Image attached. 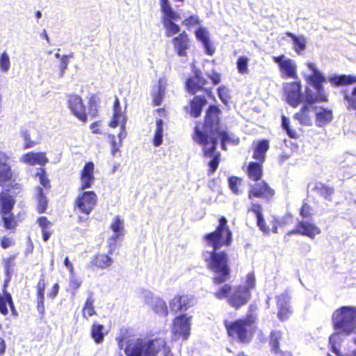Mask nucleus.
I'll return each mask as SVG.
<instances>
[{
  "label": "nucleus",
  "mask_w": 356,
  "mask_h": 356,
  "mask_svg": "<svg viewBox=\"0 0 356 356\" xmlns=\"http://www.w3.org/2000/svg\"><path fill=\"white\" fill-rule=\"evenodd\" d=\"M141 341V356H157L161 350H163V356H174L170 348L168 346L165 339L156 337L147 341L146 343L142 339H136L129 343H136Z\"/></svg>",
  "instance_id": "nucleus-8"
},
{
  "label": "nucleus",
  "mask_w": 356,
  "mask_h": 356,
  "mask_svg": "<svg viewBox=\"0 0 356 356\" xmlns=\"http://www.w3.org/2000/svg\"><path fill=\"white\" fill-rule=\"evenodd\" d=\"M269 147L270 145L268 139H262L257 143H254L252 145V159L255 161L264 163Z\"/></svg>",
  "instance_id": "nucleus-23"
},
{
  "label": "nucleus",
  "mask_w": 356,
  "mask_h": 356,
  "mask_svg": "<svg viewBox=\"0 0 356 356\" xmlns=\"http://www.w3.org/2000/svg\"><path fill=\"white\" fill-rule=\"evenodd\" d=\"M227 219L221 216L216 229L202 236V240L211 250H204L202 253L207 269L213 274L212 283L220 286L213 296L218 300L225 299L227 303L234 309L238 310L246 305L251 299V292L256 286V279L253 272L246 275L245 284L232 286L225 284L230 280L231 268L229 257L224 250H219L222 247H229L232 243V232L230 229Z\"/></svg>",
  "instance_id": "nucleus-1"
},
{
  "label": "nucleus",
  "mask_w": 356,
  "mask_h": 356,
  "mask_svg": "<svg viewBox=\"0 0 356 356\" xmlns=\"http://www.w3.org/2000/svg\"><path fill=\"white\" fill-rule=\"evenodd\" d=\"M229 188L235 195L243 193V179L236 176H231L228 178Z\"/></svg>",
  "instance_id": "nucleus-42"
},
{
  "label": "nucleus",
  "mask_w": 356,
  "mask_h": 356,
  "mask_svg": "<svg viewBox=\"0 0 356 356\" xmlns=\"http://www.w3.org/2000/svg\"><path fill=\"white\" fill-rule=\"evenodd\" d=\"M248 212H252L257 218V225L259 229L264 234L269 233V227L265 222V220L262 213V207L257 202H253L248 208Z\"/></svg>",
  "instance_id": "nucleus-28"
},
{
  "label": "nucleus",
  "mask_w": 356,
  "mask_h": 356,
  "mask_svg": "<svg viewBox=\"0 0 356 356\" xmlns=\"http://www.w3.org/2000/svg\"><path fill=\"white\" fill-rule=\"evenodd\" d=\"M282 335V332L280 330H273L270 332L268 338L270 351L274 356H293L291 350L282 348L280 341Z\"/></svg>",
  "instance_id": "nucleus-14"
},
{
  "label": "nucleus",
  "mask_w": 356,
  "mask_h": 356,
  "mask_svg": "<svg viewBox=\"0 0 356 356\" xmlns=\"http://www.w3.org/2000/svg\"><path fill=\"white\" fill-rule=\"evenodd\" d=\"M222 111L217 105H209L203 120V130L198 126L194 128L192 138L202 147L204 156H211L216 150L218 140L221 148L227 150V145H237L240 140L227 129L220 128Z\"/></svg>",
  "instance_id": "nucleus-2"
},
{
  "label": "nucleus",
  "mask_w": 356,
  "mask_h": 356,
  "mask_svg": "<svg viewBox=\"0 0 356 356\" xmlns=\"http://www.w3.org/2000/svg\"><path fill=\"white\" fill-rule=\"evenodd\" d=\"M273 60L278 65L283 79H298L297 67L294 60L286 58L283 54L274 56Z\"/></svg>",
  "instance_id": "nucleus-13"
},
{
  "label": "nucleus",
  "mask_w": 356,
  "mask_h": 356,
  "mask_svg": "<svg viewBox=\"0 0 356 356\" xmlns=\"http://www.w3.org/2000/svg\"><path fill=\"white\" fill-rule=\"evenodd\" d=\"M108 138L111 145L112 154L114 155L115 152L119 151L118 146L115 140V136L113 134H108Z\"/></svg>",
  "instance_id": "nucleus-64"
},
{
  "label": "nucleus",
  "mask_w": 356,
  "mask_h": 356,
  "mask_svg": "<svg viewBox=\"0 0 356 356\" xmlns=\"http://www.w3.org/2000/svg\"><path fill=\"white\" fill-rule=\"evenodd\" d=\"M174 49L179 56L187 57V51L191 46V40L188 33L183 31L172 39Z\"/></svg>",
  "instance_id": "nucleus-18"
},
{
  "label": "nucleus",
  "mask_w": 356,
  "mask_h": 356,
  "mask_svg": "<svg viewBox=\"0 0 356 356\" xmlns=\"http://www.w3.org/2000/svg\"><path fill=\"white\" fill-rule=\"evenodd\" d=\"M173 21L175 20L171 19L162 22L163 26L165 29V34L167 37H170L175 34L179 33L180 31V27Z\"/></svg>",
  "instance_id": "nucleus-46"
},
{
  "label": "nucleus",
  "mask_w": 356,
  "mask_h": 356,
  "mask_svg": "<svg viewBox=\"0 0 356 356\" xmlns=\"http://www.w3.org/2000/svg\"><path fill=\"white\" fill-rule=\"evenodd\" d=\"M321 232V229L316 224L305 220H299L288 234H300L313 239Z\"/></svg>",
  "instance_id": "nucleus-16"
},
{
  "label": "nucleus",
  "mask_w": 356,
  "mask_h": 356,
  "mask_svg": "<svg viewBox=\"0 0 356 356\" xmlns=\"http://www.w3.org/2000/svg\"><path fill=\"white\" fill-rule=\"evenodd\" d=\"M81 284L82 281L75 277L74 274L70 275L69 286L74 293L81 287Z\"/></svg>",
  "instance_id": "nucleus-59"
},
{
  "label": "nucleus",
  "mask_w": 356,
  "mask_h": 356,
  "mask_svg": "<svg viewBox=\"0 0 356 356\" xmlns=\"http://www.w3.org/2000/svg\"><path fill=\"white\" fill-rule=\"evenodd\" d=\"M282 126L283 129L286 131L287 135L291 138H297L298 137V134H297L296 131L291 128L290 120L288 118L282 116Z\"/></svg>",
  "instance_id": "nucleus-53"
},
{
  "label": "nucleus",
  "mask_w": 356,
  "mask_h": 356,
  "mask_svg": "<svg viewBox=\"0 0 356 356\" xmlns=\"http://www.w3.org/2000/svg\"><path fill=\"white\" fill-rule=\"evenodd\" d=\"M67 105L72 114L80 122L85 124L88 122V116L95 118L98 115L97 103L93 97L89 99V111L87 112L82 97L75 93L66 95Z\"/></svg>",
  "instance_id": "nucleus-5"
},
{
  "label": "nucleus",
  "mask_w": 356,
  "mask_h": 356,
  "mask_svg": "<svg viewBox=\"0 0 356 356\" xmlns=\"http://www.w3.org/2000/svg\"><path fill=\"white\" fill-rule=\"evenodd\" d=\"M34 176L39 179L40 184L43 187L42 188L44 191H50L51 188V181L48 178L46 170L44 168H38Z\"/></svg>",
  "instance_id": "nucleus-44"
},
{
  "label": "nucleus",
  "mask_w": 356,
  "mask_h": 356,
  "mask_svg": "<svg viewBox=\"0 0 356 356\" xmlns=\"http://www.w3.org/2000/svg\"><path fill=\"white\" fill-rule=\"evenodd\" d=\"M248 62L249 58L246 56H241L238 58L236 61V68L238 73L245 74L249 72Z\"/></svg>",
  "instance_id": "nucleus-52"
},
{
  "label": "nucleus",
  "mask_w": 356,
  "mask_h": 356,
  "mask_svg": "<svg viewBox=\"0 0 356 356\" xmlns=\"http://www.w3.org/2000/svg\"><path fill=\"white\" fill-rule=\"evenodd\" d=\"M153 311L157 314L162 316H167L168 315V309L166 303L164 300L159 299L152 305Z\"/></svg>",
  "instance_id": "nucleus-49"
},
{
  "label": "nucleus",
  "mask_w": 356,
  "mask_h": 356,
  "mask_svg": "<svg viewBox=\"0 0 356 356\" xmlns=\"http://www.w3.org/2000/svg\"><path fill=\"white\" fill-rule=\"evenodd\" d=\"M312 207L307 202H303L300 209V215L303 218H311L313 214Z\"/></svg>",
  "instance_id": "nucleus-56"
},
{
  "label": "nucleus",
  "mask_w": 356,
  "mask_h": 356,
  "mask_svg": "<svg viewBox=\"0 0 356 356\" xmlns=\"http://www.w3.org/2000/svg\"><path fill=\"white\" fill-rule=\"evenodd\" d=\"M33 198L35 202L36 211L40 214L46 213L49 206V200L42 187L37 186L35 188Z\"/></svg>",
  "instance_id": "nucleus-24"
},
{
  "label": "nucleus",
  "mask_w": 356,
  "mask_h": 356,
  "mask_svg": "<svg viewBox=\"0 0 356 356\" xmlns=\"http://www.w3.org/2000/svg\"><path fill=\"white\" fill-rule=\"evenodd\" d=\"M330 82L334 86H348L356 83V75L341 74L334 75L329 79Z\"/></svg>",
  "instance_id": "nucleus-34"
},
{
  "label": "nucleus",
  "mask_w": 356,
  "mask_h": 356,
  "mask_svg": "<svg viewBox=\"0 0 356 356\" xmlns=\"http://www.w3.org/2000/svg\"><path fill=\"white\" fill-rule=\"evenodd\" d=\"M11 191L14 195L17 196L23 191L22 184L15 182L10 184L8 188L0 191V213H7L9 211H13L16 201L14 196L10 193Z\"/></svg>",
  "instance_id": "nucleus-9"
},
{
  "label": "nucleus",
  "mask_w": 356,
  "mask_h": 356,
  "mask_svg": "<svg viewBox=\"0 0 356 356\" xmlns=\"http://www.w3.org/2000/svg\"><path fill=\"white\" fill-rule=\"evenodd\" d=\"M10 61L8 54L3 51L0 55V69L3 72H7L10 69Z\"/></svg>",
  "instance_id": "nucleus-55"
},
{
  "label": "nucleus",
  "mask_w": 356,
  "mask_h": 356,
  "mask_svg": "<svg viewBox=\"0 0 356 356\" xmlns=\"http://www.w3.org/2000/svg\"><path fill=\"white\" fill-rule=\"evenodd\" d=\"M9 305L12 315L17 316V312L14 305L11 295L6 291H4L3 294L0 296V314L6 316L8 314L7 305Z\"/></svg>",
  "instance_id": "nucleus-30"
},
{
  "label": "nucleus",
  "mask_w": 356,
  "mask_h": 356,
  "mask_svg": "<svg viewBox=\"0 0 356 356\" xmlns=\"http://www.w3.org/2000/svg\"><path fill=\"white\" fill-rule=\"evenodd\" d=\"M113 264V259L106 254L97 253L95 254L90 260L92 267L104 269L110 267Z\"/></svg>",
  "instance_id": "nucleus-32"
},
{
  "label": "nucleus",
  "mask_w": 356,
  "mask_h": 356,
  "mask_svg": "<svg viewBox=\"0 0 356 356\" xmlns=\"http://www.w3.org/2000/svg\"><path fill=\"white\" fill-rule=\"evenodd\" d=\"M8 156L0 151V186H9L15 183V177L10 165L6 162Z\"/></svg>",
  "instance_id": "nucleus-15"
},
{
  "label": "nucleus",
  "mask_w": 356,
  "mask_h": 356,
  "mask_svg": "<svg viewBox=\"0 0 356 356\" xmlns=\"http://www.w3.org/2000/svg\"><path fill=\"white\" fill-rule=\"evenodd\" d=\"M275 195V190L265 181H261L252 185L248 192V196L250 200L258 198L264 200L267 202H270Z\"/></svg>",
  "instance_id": "nucleus-11"
},
{
  "label": "nucleus",
  "mask_w": 356,
  "mask_h": 356,
  "mask_svg": "<svg viewBox=\"0 0 356 356\" xmlns=\"http://www.w3.org/2000/svg\"><path fill=\"white\" fill-rule=\"evenodd\" d=\"M275 300L278 318L281 321H287L293 313L288 298L284 295H280L276 296Z\"/></svg>",
  "instance_id": "nucleus-22"
},
{
  "label": "nucleus",
  "mask_w": 356,
  "mask_h": 356,
  "mask_svg": "<svg viewBox=\"0 0 356 356\" xmlns=\"http://www.w3.org/2000/svg\"><path fill=\"white\" fill-rule=\"evenodd\" d=\"M16 257V254H12L9 257L4 259L3 261L5 272L8 276H10L13 270V267L15 266L14 260Z\"/></svg>",
  "instance_id": "nucleus-58"
},
{
  "label": "nucleus",
  "mask_w": 356,
  "mask_h": 356,
  "mask_svg": "<svg viewBox=\"0 0 356 356\" xmlns=\"http://www.w3.org/2000/svg\"><path fill=\"white\" fill-rule=\"evenodd\" d=\"M110 228L114 232L111 237L114 241L124 234V223L119 216L115 217L110 225Z\"/></svg>",
  "instance_id": "nucleus-41"
},
{
  "label": "nucleus",
  "mask_w": 356,
  "mask_h": 356,
  "mask_svg": "<svg viewBox=\"0 0 356 356\" xmlns=\"http://www.w3.org/2000/svg\"><path fill=\"white\" fill-rule=\"evenodd\" d=\"M217 92L221 102L227 104L230 99L229 89L225 86H220L218 88Z\"/></svg>",
  "instance_id": "nucleus-57"
},
{
  "label": "nucleus",
  "mask_w": 356,
  "mask_h": 356,
  "mask_svg": "<svg viewBox=\"0 0 356 356\" xmlns=\"http://www.w3.org/2000/svg\"><path fill=\"white\" fill-rule=\"evenodd\" d=\"M95 300L92 298V293L88 296L84 303L82 309V315L84 318L88 319V317L96 315V311L94 307Z\"/></svg>",
  "instance_id": "nucleus-43"
},
{
  "label": "nucleus",
  "mask_w": 356,
  "mask_h": 356,
  "mask_svg": "<svg viewBox=\"0 0 356 356\" xmlns=\"http://www.w3.org/2000/svg\"><path fill=\"white\" fill-rule=\"evenodd\" d=\"M22 136L24 140V149L31 148L36 145L35 141L31 140V136L28 131H23Z\"/></svg>",
  "instance_id": "nucleus-60"
},
{
  "label": "nucleus",
  "mask_w": 356,
  "mask_h": 356,
  "mask_svg": "<svg viewBox=\"0 0 356 356\" xmlns=\"http://www.w3.org/2000/svg\"><path fill=\"white\" fill-rule=\"evenodd\" d=\"M21 161L31 165H40L44 166L49 162V159L45 152H30L24 154Z\"/></svg>",
  "instance_id": "nucleus-26"
},
{
  "label": "nucleus",
  "mask_w": 356,
  "mask_h": 356,
  "mask_svg": "<svg viewBox=\"0 0 356 356\" xmlns=\"http://www.w3.org/2000/svg\"><path fill=\"white\" fill-rule=\"evenodd\" d=\"M121 118H122V120H124L126 121L125 118L122 115V113L121 111L120 100L118 97H115V102L113 104V113L112 118L108 124L109 127H111L112 128L117 127L120 124V121Z\"/></svg>",
  "instance_id": "nucleus-38"
},
{
  "label": "nucleus",
  "mask_w": 356,
  "mask_h": 356,
  "mask_svg": "<svg viewBox=\"0 0 356 356\" xmlns=\"http://www.w3.org/2000/svg\"><path fill=\"white\" fill-rule=\"evenodd\" d=\"M210 156L212 158L208 163V175H211L216 172L220 161V154L219 152H216L215 151Z\"/></svg>",
  "instance_id": "nucleus-48"
},
{
  "label": "nucleus",
  "mask_w": 356,
  "mask_h": 356,
  "mask_svg": "<svg viewBox=\"0 0 356 356\" xmlns=\"http://www.w3.org/2000/svg\"><path fill=\"white\" fill-rule=\"evenodd\" d=\"M69 64V58L68 56H63L60 60L59 69L60 70V76H62L64 74V72L67 70Z\"/></svg>",
  "instance_id": "nucleus-61"
},
{
  "label": "nucleus",
  "mask_w": 356,
  "mask_h": 356,
  "mask_svg": "<svg viewBox=\"0 0 356 356\" xmlns=\"http://www.w3.org/2000/svg\"><path fill=\"white\" fill-rule=\"evenodd\" d=\"M163 124L161 119H157L156 121V128L154 132L153 143L155 146H159L163 142Z\"/></svg>",
  "instance_id": "nucleus-47"
},
{
  "label": "nucleus",
  "mask_w": 356,
  "mask_h": 356,
  "mask_svg": "<svg viewBox=\"0 0 356 356\" xmlns=\"http://www.w3.org/2000/svg\"><path fill=\"white\" fill-rule=\"evenodd\" d=\"M257 316L251 314L234 321L228 319L223 321L228 337L234 341L243 344H248L252 341L257 330Z\"/></svg>",
  "instance_id": "nucleus-4"
},
{
  "label": "nucleus",
  "mask_w": 356,
  "mask_h": 356,
  "mask_svg": "<svg viewBox=\"0 0 356 356\" xmlns=\"http://www.w3.org/2000/svg\"><path fill=\"white\" fill-rule=\"evenodd\" d=\"M317 106L302 105L298 112L293 115V118L303 126H311L313 122V115Z\"/></svg>",
  "instance_id": "nucleus-21"
},
{
  "label": "nucleus",
  "mask_w": 356,
  "mask_h": 356,
  "mask_svg": "<svg viewBox=\"0 0 356 356\" xmlns=\"http://www.w3.org/2000/svg\"><path fill=\"white\" fill-rule=\"evenodd\" d=\"M307 67L312 72L310 75L305 78L307 84L312 86L316 92L325 93L323 88V83L325 82V76L318 71L314 63H308Z\"/></svg>",
  "instance_id": "nucleus-17"
},
{
  "label": "nucleus",
  "mask_w": 356,
  "mask_h": 356,
  "mask_svg": "<svg viewBox=\"0 0 356 356\" xmlns=\"http://www.w3.org/2000/svg\"><path fill=\"white\" fill-rule=\"evenodd\" d=\"M314 191L326 200H332V195L334 193L333 187L323 182H316L314 186Z\"/></svg>",
  "instance_id": "nucleus-37"
},
{
  "label": "nucleus",
  "mask_w": 356,
  "mask_h": 356,
  "mask_svg": "<svg viewBox=\"0 0 356 356\" xmlns=\"http://www.w3.org/2000/svg\"><path fill=\"white\" fill-rule=\"evenodd\" d=\"M341 341L342 339L338 333L332 334L329 338V345L330 349L337 355V356H339L341 353L339 347L341 345Z\"/></svg>",
  "instance_id": "nucleus-50"
},
{
  "label": "nucleus",
  "mask_w": 356,
  "mask_h": 356,
  "mask_svg": "<svg viewBox=\"0 0 356 356\" xmlns=\"http://www.w3.org/2000/svg\"><path fill=\"white\" fill-rule=\"evenodd\" d=\"M46 280L45 277L42 275L40 277V280L36 285V307L39 314L42 316L45 312L44 308V292L46 289Z\"/></svg>",
  "instance_id": "nucleus-25"
},
{
  "label": "nucleus",
  "mask_w": 356,
  "mask_h": 356,
  "mask_svg": "<svg viewBox=\"0 0 356 356\" xmlns=\"http://www.w3.org/2000/svg\"><path fill=\"white\" fill-rule=\"evenodd\" d=\"M202 20L197 15H190L182 21V24L184 25L187 29L200 25Z\"/></svg>",
  "instance_id": "nucleus-54"
},
{
  "label": "nucleus",
  "mask_w": 356,
  "mask_h": 356,
  "mask_svg": "<svg viewBox=\"0 0 356 356\" xmlns=\"http://www.w3.org/2000/svg\"><path fill=\"white\" fill-rule=\"evenodd\" d=\"M1 220L3 222V227L6 229L15 232L18 225L17 220L13 213V211H9L7 213H0Z\"/></svg>",
  "instance_id": "nucleus-36"
},
{
  "label": "nucleus",
  "mask_w": 356,
  "mask_h": 356,
  "mask_svg": "<svg viewBox=\"0 0 356 356\" xmlns=\"http://www.w3.org/2000/svg\"><path fill=\"white\" fill-rule=\"evenodd\" d=\"M165 88L159 81L157 91L152 94V104L157 106L161 104L165 94Z\"/></svg>",
  "instance_id": "nucleus-51"
},
{
  "label": "nucleus",
  "mask_w": 356,
  "mask_h": 356,
  "mask_svg": "<svg viewBox=\"0 0 356 356\" xmlns=\"http://www.w3.org/2000/svg\"><path fill=\"white\" fill-rule=\"evenodd\" d=\"M104 325L98 323L97 322H94L91 326L90 336L94 341L97 344L102 343L104 341Z\"/></svg>",
  "instance_id": "nucleus-39"
},
{
  "label": "nucleus",
  "mask_w": 356,
  "mask_h": 356,
  "mask_svg": "<svg viewBox=\"0 0 356 356\" xmlns=\"http://www.w3.org/2000/svg\"><path fill=\"white\" fill-rule=\"evenodd\" d=\"M195 35L196 39L202 44L205 53L207 55L212 56L215 52V48L212 46V44L210 42L209 33L206 29H197L195 32Z\"/></svg>",
  "instance_id": "nucleus-29"
},
{
  "label": "nucleus",
  "mask_w": 356,
  "mask_h": 356,
  "mask_svg": "<svg viewBox=\"0 0 356 356\" xmlns=\"http://www.w3.org/2000/svg\"><path fill=\"white\" fill-rule=\"evenodd\" d=\"M94 171V163L92 161L86 162L80 171V191H83L92 187L95 180Z\"/></svg>",
  "instance_id": "nucleus-19"
},
{
  "label": "nucleus",
  "mask_w": 356,
  "mask_h": 356,
  "mask_svg": "<svg viewBox=\"0 0 356 356\" xmlns=\"http://www.w3.org/2000/svg\"><path fill=\"white\" fill-rule=\"evenodd\" d=\"M283 92L286 102L292 107L296 108L302 102V85L300 81L284 83Z\"/></svg>",
  "instance_id": "nucleus-12"
},
{
  "label": "nucleus",
  "mask_w": 356,
  "mask_h": 356,
  "mask_svg": "<svg viewBox=\"0 0 356 356\" xmlns=\"http://www.w3.org/2000/svg\"><path fill=\"white\" fill-rule=\"evenodd\" d=\"M286 35L293 40L294 44L293 50L297 54H300L305 50L306 47V39L304 35L297 36L291 32H286Z\"/></svg>",
  "instance_id": "nucleus-40"
},
{
  "label": "nucleus",
  "mask_w": 356,
  "mask_h": 356,
  "mask_svg": "<svg viewBox=\"0 0 356 356\" xmlns=\"http://www.w3.org/2000/svg\"><path fill=\"white\" fill-rule=\"evenodd\" d=\"M36 222L41 229L42 240L47 242L54 233V230L51 229L53 223L46 216L38 217Z\"/></svg>",
  "instance_id": "nucleus-33"
},
{
  "label": "nucleus",
  "mask_w": 356,
  "mask_h": 356,
  "mask_svg": "<svg viewBox=\"0 0 356 356\" xmlns=\"http://www.w3.org/2000/svg\"><path fill=\"white\" fill-rule=\"evenodd\" d=\"M191 316L186 314H179L176 316L172 324V332L175 336L186 340L191 334Z\"/></svg>",
  "instance_id": "nucleus-10"
},
{
  "label": "nucleus",
  "mask_w": 356,
  "mask_h": 356,
  "mask_svg": "<svg viewBox=\"0 0 356 356\" xmlns=\"http://www.w3.org/2000/svg\"><path fill=\"white\" fill-rule=\"evenodd\" d=\"M15 244V241L7 236H3L0 241V245L2 248L6 249Z\"/></svg>",
  "instance_id": "nucleus-63"
},
{
  "label": "nucleus",
  "mask_w": 356,
  "mask_h": 356,
  "mask_svg": "<svg viewBox=\"0 0 356 356\" xmlns=\"http://www.w3.org/2000/svg\"><path fill=\"white\" fill-rule=\"evenodd\" d=\"M207 76L214 86L218 85L221 82V74L216 71H213L210 74H208Z\"/></svg>",
  "instance_id": "nucleus-62"
},
{
  "label": "nucleus",
  "mask_w": 356,
  "mask_h": 356,
  "mask_svg": "<svg viewBox=\"0 0 356 356\" xmlns=\"http://www.w3.org/2000/svg\"><path fill=\"white\" fill-rule=\"evenodd\" d=\"M332 322L335 330L346 335L356 333V307H341L333 313Z\"/></svg>",
  "instance_id": "nucleus-6"
},
{
  "label": "nucleus",
  "mask_w": 356,
  "mask_h": 356,
  "mask_svg": "<svg viewBox=\"0 0 356 356\" xmlns=\"http://www.w3.org/2000/svg\"><path fill=\"white\" fill-rule=\"evenodd\" d=\"M305 102L306 103L305 105L312 106L316 102H327V97L325 93L316 92V95L314 96L312 94H309L307 92Z\"/></svg>",
  "instance_id": "nucleus-45"
},
{
  "label": "nucleus",
  "mask_w": 356,
  "mask_h": 356,
  "mask_svg": "<svg viewBox=\"0 0 356 356\" xmlns=\"http://www.w3.org/2000/svg\"><path fill=\"white\" fill-rule=\"evenodd\" d=\"M192 298L188 295H175L170 301L171 311L175 313L185 312L192 306Z\"/></svg>",
  "instance_id": "nucleus-20"
},
{
  "label": "nucleus",
  "mask_w": 356,
  "mask_h": 356,
  "mask_svg": "<svg viewBox=\"0 0 356 356\" xmlns=\"http://www.w3.org/2000/svg\"><path fill=\"white\" fill-rule=\"evenodd\" d=\"M98 197L93 191H81L74 199L73 209L79 223L86 222L97 204Z\"/></svg>",
  "instance_id": "nucleus-7"
},
{
  "label": "nucleus",
  "mask_w": 356,
  "mask_h": 356,
  "mask_svg": "<svg viewBox=\"0 0 356 356\" xmlns=\"http://www.w3.org/2000/svg\"><path fill=\"white\" fill-rule=\"evenodd\" d=\"M263 163L257 161H251L248 164L245 173L249 179L254 182L261 179L264 175Z\"/></svg>",
  "instance_id": "nucleus-27"
},
{
  "label": "nucleus",
  "mask_w": 356,
  "mask_h": 356,
  "mask_svg": "<svg viewBox=\"0 0 356 356\" xmlns=\"http://www.w3.org/2000/svg\"><path fill=\"white\" fill-rule=\"evenodd\" d=\"M161 10L163 13L162 17V22L175 19V21L179 19V15L173 10L168 0H160Z\"/></svg>",
  "instance_id": "nucleus-35"
},
{
  "label": "nucleus",
  "mask_w": 356,
  "mask_h": 356,
  "mask_svg": "<svg viewBox=\"0 0 356 356\" xmlns=\"http://www.w3.org/2000/svg\"><path fill=\"white\" fill-rule=\"evenodd\" d=\"M314 113L317 127H323L332 120V111L330 109L321 106L318 111L315 110Z\"/></svg>",
  "instance_id": "nucleus-31"
},
{
  "label": "nucleus",
  "mask_w": 356,
  "mask_h": 356,
  "mask_svg": "<svg viewBox=\"0 0 356 356\" xmlns=\"http://www.w3.org/2000/svg\"><path fill=\"white\" fill-rule=\"evenodd\" d=\"M207 80L202 76L200 70H196L193 72V76H189L185 81V89L187 92L194 95L193 98L189 102L188 113L191 117L197 118L202 114L204 106L207 101L203 95H196L198 92H204L209 97H213L211 88H206Z\"/></svg>",
  "instance_id": "nucleus-3"
}]
</instances>
